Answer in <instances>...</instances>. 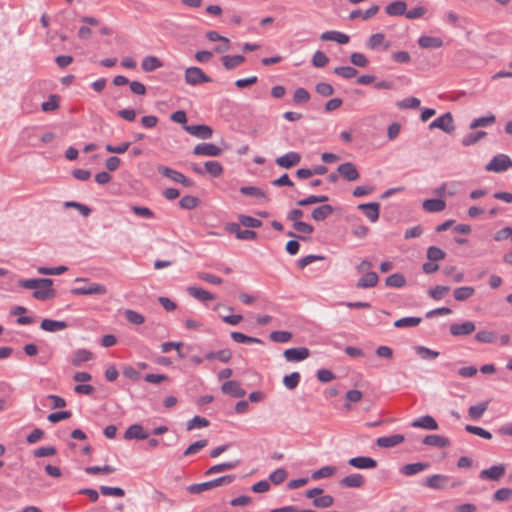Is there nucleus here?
Returning <instances> with one entry per match:
<instances>
[{"mask_svg": "<svg viewBox=\"0 0 512 512\" xmlns=\"http://www.w3.org/2000/svg\"><path fill=\"white\" fill-rule=\"evenodd\" d=\"M230 336L237 343H246V344H252V343L262 344L263 343L261 339L252 337V336H247L241 332H232L230 334Z\"/></svg>", "mask_w": 512, "mask_h": 512, "instance_id": "obj_41", "label": "nucleus"}, {"mask_svg": "<svg viewBox=\"0 0 512 512\" xmlns=\"http://www.w3.org/2000/svg\"><path fill=\"white\" fill-rule=\"evenodd\" d=\"M59 108V96L51 94L47 101L43 102L41 109L43 112H52Z\"/></svg>", "mask_w": 512, "mask_h": 512, "instance_id": "obj_44", "label": "nucleus"}, {"mask_svg": "<svg viewBox=\"0 0 512 512\" xmlns=\"http://www.w3.org/2000/svg\"><path fill=\"white\" fill-rule=\"evenodd\" d=\"M185 82L189 85L195 86L202 83L211 82V78L206 75L199 67H188L185 70Z\"/></svg>", "mask_w": 512, "mask_h": 512, "instance_id": "obj_3", "label": "nucleus"}, {"mask_svg": "<svg viewBox=\"0 0 512 512\" xmlns=\"http://www.w3.org/2000/svg\"><path fill=\"white\" fill-rule=\"evenodd\" d=\"M445 256H446V253L439 247L430 246L427 249V258L429 261H433V262L440 261V260H443L445 258Z\"/></svg>", "mask_w": 512, "mask_h": 512, "instance_id": "obj_50", "label": "nucleus"}, {"mask_svg": "<svg viewBox=\"0 0 512 512\" xmlns=\"http://www.w3.org/2000/svg\"><path fill=\"white\" fill-rule=\"evenodd\" d=\"M349 465L358 469H373L377 466L376 460L367 456H359L351 458L348 461Z\"/></svg>", "mask_w": 512, "mask_h": 512, "instance_id": "obj_17", "label": "nucleus"}, {"mask_svg": "<svg viewBox=\"0 0 512 512\" xmlns=\"http://www.w3.org/2000/svg\"><path fill=\"white\" fill-rule=\"evenodd\" d=\"M446 207V203L442 199H427L423 202V209L427 212H440Z\"/></svg>", "mask_w": 512, "mask_h": 512, "instance_id": "obj_33", "label": "nucleus"}, {"mask_svg": "<svg viewBox=\"0 0 512 512\" xmlns=\"http://www.w3.org/2000/svg\"><path fill=\"white\" fill-rule=\"evenodd\" d=\"M366 47L370 50H376L379 47L387 50L390 47V42L386 41L385 35L383 33H375L372 34L367 40Z\"/></svg>", "mask_w": 512, "mask_h": 512, "instance_id": "obj_12", "label": "nucleus"}, {"mask_svg": "<svg viewBox=\"0 0 512 512\" xmlns=\"http://www.w3.org/2000/svg\"><path fill=\"white\" fill-rule=\"evenodd\" d=\"M475 339L481 343H492L496 340V335L492 331L481 330L475 334Z\"/></svg>", "mask_w": 512, "mask_h": 512, "instance_id": "obj_58", "label": "nucleus"}, {"mask_svg": "<svg viewBox=\"0 0 512 512\" xmlns=\"http://www.w3.org/2000/svg\"><path fill=\"white\" fill-rule=\"evenodd\" d=\"M68 327V324L65 321H58L52 319H43L40 328L47 332H57L64 330Z\"/></svg>", "mask_w": 512, "mask_h": 512, "instance_id": "obj_22", "label": "nucleus"}, {"mask_svg": "<svg viewBox=\"0 0 512 512\" xmlns=\"http://www.w3.org/2000/svg\"><path fill=\"white\" fill-rule=\"evenodd\" d=\"M495 121H496L495 116L493 114H488L487 116L474 119L470 123L469 127H470V129H476L478 127H487V126L493 125L495 123Z\"/></svg>", "mask_w": 512, "mask_h": 512, "instance_id": "obj_38", "label": "nucleus"}, {"mask_svg": "<svg viewBox=\"0 0 512 512\" xmlns=\"http://www.w3.org/2000/svg\"><path fill=\"white\" fill-rule=\"evenodd\" d=\"M312 503L317 508H328L333 505L334 498L331 495H323L314 498Z\"/></svg>", "mask_w": 512, "mask_h": 512, "instance_id": "obj_59", "label": "nucleus"}, {"mask_svg": "<svg viewBox=\"0 0 512 512\" xmlns=\"http://www.w3.org/2000/svg\"><path fill=\"white\" fill-rule=\"evenodd\" d=\"M163 63L155 56H146L143 58L141 68L145 72H152L161 68Z\"/></svg>", "mask_w": 512, "mask_h": 512, "instance_id": "obj_32", "label": "nucleus"}, {"mask_svg": "<svg viewBox=\"0 0 512 512\" xmlns=\"http://www.w3.org/2000/svg\"><path fill=\"white\" fill-rule=\"evenodd\" d=\"M396 105L400 109H416L420 106V100L416 97H408L398 101Z\"/></svg>", "mask_w": 512, "mask_h": 512, "instance_id": "obj_56", "label": "nucleus"}, {"mask_svg": "<svg viewBox=\"0 0 512 512\" xmlns=\"http://www.w3.org/2000/svg\"><path fill=\"white\" fill-rule=\"evenodd\" d=\"M418 44L423 49L440 48L443 45V41L439 37L421 36L418 39Z\"/></svg>", "mask_w": 512, "mask_h": 512, "instance_id": "obj_28", "label": "nucleus"}, {"mask_svg": "<svg viewBox=\"0 0 512 512\" xmlns=\"http://www.w3.org/2000/svg\"><path fill=\"white\" fill-rule=\"evenodd\" d=\"M448 484V476L442 474H435L427 477L424 485L432 489H444Z\"/></svg>", "mask_w": 512, "mask_h": 512, "instance_id": "obj_18", "label": "nucleus"}, {"mask_svg": "<svg viewBox=\"0 0 512 512\" xmlns=\"http://www.w3.org/2000/svg\"><path fill=\"white\" fill-rule=\"evenodd\" d=\"M423 444L428 446L444 448L450 445L448 438L440 435H427L422 440Z\"/></svg>", "mask_w": 512, "mask_h": 512, "instance_id": "obj_26", "label": "nucleus"}, {"mask_svg": "<svg viewBox=\"0 0 512 512\" xmlns=\"http://www.w3.org/2000/svg\"><path fill=\"white\" fill-rule=\"evenodd\" d=\"M300 378L301 376L298 372H293L289 375L284 376L283 384L287 389L293 390L298 386Z\"/></svg>", "mask_w": 512, "mask_h": 512, "instance_id": "obj_47", "label": "nucleus"}, {"mask_svg": "<svg viewBox=\"0 0 512 512\" xmlns=\"http://www.w3.org/2000/svg\"><path fill=\"white\" fill-rule=\"evenodd\" d=\"M18 285L25 289H33V297L40 301L55 298L56 291L52 288L53 280L50 278L20 279Z\"/></svg>", "mask_w": 512, "mask_h": 512, "instance_id": "obj_1", "label": "nucleus"}, {"mask_svg": "<svg viewBox=\"0 0 512 512\" xmlns=\"http://www.w3.org/2000/svg\"><path fill=\"white\" fill-rule=\"evenodd\" d=\"M209 425V421L201 416H194L191 420L187 422V430L191 431L193 429H200L207 427Z\"/></svg>", "mask_w": 512, "mask_h": 512, "instance_id": "obj_48", "label": "nucleus"}, {"mask_svg": "<svg viewBox=\"0 0 512 512\" xmlns=\"http://www.w3.org/2000/svg\"><path fill=\"white\" fill-rule=\"evenodd\" d=\"M350 62L357 67L365 68L369 65L368 58L359 52H354L350 55Z\"/></svg>", "mask_w": 512, "mask_h": 512, "instance_id": "obj_55", "label": "nucleus"}, {"mask_svg": "<svg viewBox=\"0 0 512 512\" xmlns=\"http://www.w3.org/2000/svg\"><path fill=\"white\" fill-rule=\"evenodd\" d=\"M448 286L437 285L431 289H429L428 294L434 300H440L444 297V295L449 291Z\"/></svg>", "mask_w": 512, "mask_h": 512, "instance_id": "obj_63", "label": "nucleus"}, {"mask_svg": "<svg viewBox=\"0 0 512 512\" xmlns=\"http://www.w3.org/2000/svg\"><path fill=\"white\" fill-rule=\"evenodd\" d=\"M73 295H104L107 288L99 283H90L88 286L77 287L71 290Z\"/></svg>", "mask_w": 512, "mask_h": 512, "instance_id": "obj_6", "label": "nucleus"}, {"mask_svg": "<svg viewBox=\"0 0 512 512\" xmlns=\"http://www.w3.org/2000/svg\"><path fill=\"white\" fill-rule=\"evenodd\" d=\"M184 130L192 136L199 139H210L213 135V130L210 126L205 124L199 125H184Z\"/></svg>", "mask_w": 512, "mask_h": 512, "instance_id": "obj_5", "label": "nucleus"}, {"mask_svg": "<svg viewBox=\"0 0 512 512\" xmlns=\"http://www.w3.org/2000/svg\"><path fill=\"white\" fill-rule=\"evenodd\" d=\"M512 168V159L506 154H498L494 156L485 166V170L489 172L501 173Z\"/></svg>", "mask_w": 512, "mask_h": 512, "instance_id": "obj_2", "label": "nucleus"}, {"mask_svg": "<svg viewBox=\"0 0 512 512\" xmlns=\"http://www.w3.org/2000/svg\"><path fill=\"white\" fill-rule=\"evenodd\" d=\"M221 61L225 69L232 70L240 66L245 61V57L242 55H225L221 58Z\"/></svg>", "mask_w": 512, "mask_h": 512, "instance_id": "obj_30", "label": "nucleus"}, {"mask_svg": "<svg viewBox=\"0 0 512 512\" xmlns=\"http://www.w3.org/2000/svg\"><path fill=\"white\" fill-rule=\"evenodd\" d=\"M340 483L345 487L359 488L364 485L365 479L361 474L354 473L344 477Z\"/></svg>", "mask_w": 512, "mask_h": 512, "instance_id": "obj_24", "label": "nucleus"}, {"mask_svg": "<svg viewBox=\"0 0 512 512\" xmlns=\"http://www.w3.org/2000/svg\"><path fill=\"white\" fill-rule=\"evenodd\" d=\"M286 478L287 471L284 468H278L269 475V480L275 485L281 484Z\"/></svg>", "mask_w": 512, "mask_h": 512, "instance_id": "obj_61", "label": "nucleus"}, {"mask_svg": "<svg viewBox=\"0 0 512 512\" xmlns=\"http://www.w3.org/2000/svg\"><path fill=\"white\" fill-rule=\"evenodd\" d=\"M240 192L247 196L266 199V193L258 187H254V186L241 187Z\"/></svg>", "mask_w": 512, "mask_h": 512, "instance_id": "obj_53", "label": "nucleus"}, {"mask_svg": "<svg viewBox=\"0 0 512 512\" xmlns=\"http://www.w3.org/2000/svg\"><path fill=\"white\" fill-rule=\"evenodd\" d=\"M193 153L198 156L217 157L221 155L222 150L213 143H200L194 147Z\"/></svg>", "mask_w": 512, "mask_h": 512, "instance_id": "obj_8", "label": "nucleus"}, {"mask_svg": "<svg viewBox=\"0 0 512 512\" xmlns=\"http://www.w3.org/2000/svg\"><path fill=\"white\" fill-rule=\"evenodd\" d=\"M475 324L472 321H465L463 323H455L450 326V333L453 336L469 335L475 330Z\"/></svg>", "mask_w": 512, "mask_h": 512, "instance_id": "obj_13", "label": "nucleus"}, {"mask_svg": "<svg viewBox=\"0 0 512 512\" xmlns=\"http://www.w3.org/2000/svg\"><path fill=\"white\" fill-rule=\"evenodd\" d=\"M505 472L506 468L504 465H494L488 469L482 470L479 474V477L482 480L498 481L505 475Z\"/></svg>", "mask_w": 512, "mask_h": 512, "instance_id": "obj_9", "label": "nucleus"}, {"mask_svg": "<svg viewBox=\"0 0 512 512\" xmlns=\"http://www.w3.org/2000/svg\"><path fill=\"white\" fill-rule=\"evenodd\" d=\"M125 317L130 323L135 325L143 324L145 321V318L142 314L130 309L125 311Z\"/></svg>", "mask_w": 512, "mask_h": 512, "instance_id": "obj_64", "label": "nucleus"}, {"mask_svg": "<svg viewBox=\"0 0 512 512\" xmlns=\"http://www.w3.org/2000/svg\"><path fill=\"white\" fill-rule=\"evenodd\" d=\"M429 129H440L447 134H452L455 130L453 116L450 112H446L440 117L436 118L429 124Z\"/></svg>", "mask_w": 512, "mask_h": 512, "instance_id": "obj_4", "label": "nucleus"}, {"mask_svg": "<svg viewBox=\"0 0 512 512\" xmlns=\"http://www.w3.org/2000/svg\"><path fill=\"white\" fill-rule=\"evenodd\" d=\"M310 94L305 88H297L293 95L295 104H305L309 101Z\"/></svg>", "mask_w": 512, "mask_h": 512, "instance_id": "obj_57", "label": "nucleus"}, {"mask_svg": "<svg viewBox=\"0 0 512 512\" xmlns=\"http://www.w3.org/2000/svg\"><path fill=\"white\" fill-rule=\"evenodd\" d=\"M385 284L388 287L401 288V287L405 286L406 279H405L404 275H402L400 273H394L386 278Z\"/></svg>", "mask_w": 512, "mask_h": 512, "instance_id": "obj_39", "label": "nucleus"}, {"mask_svg": "<svg viewBox=\"0 0 512 512\" xmlns=\"http://www.w3.org/2000/svg\"><path fill=\"white\" fill-rule=\"evenodd\" d=\"M149 437V434L143 429L140 424L131 425L125 432L124 438L126 440L139 439L144 440Z\"/></svg>", "mask_w": 512, "mask_h": 512, "instance_id": "obj_20", "label": "nucleus"}, {"mask_svg": "<svg viewBox=\"0 0 512 512\" xmlns=\"http://www.w3.org/2000/svg\"><path fill=\"white\" fill-rule=\"evenodd\" d=\"M406 9H407L406 2H404L402 0H396L386 6L385 12L389 16H401V15H405Z\"/></svg>", "mask_w": 512, "mask_h": 512, "instance_id": "obj_23", "label": "nucleus"}, {"mask_svg": "<svg viewBox=\"0 0 512 512\" xmlns=\"http://www.w3.org/2000/svg\"><path fill=\"white\" fill-rule=\"evenodd\" d=\"M358 209L362 210L371 222H376L379 219L380 204L377 202L359 204Z\"/></svg>", "mask_w": 512, "mask_h": 512, "instance_id": "obj_16", "label": "nucleus"}, {"mask_svg": "<svg viewBox=\"0 0 512 512\" xmlns=\"http://www.w3.org/2000/svg\"><path fill=\"white\" fill-rule=\"evenodd\" d=\"M415 351L422 359H425V360L435 359L439 356L438 351H434L425 346H416Z\"/></svg>", "mask_w": 512, "mask_h": 512, "instance_id": "obj_54", "label": "nucleus"}, {"mask_svg": "<svg viewBox=\"0 0 512 512\" xmlns=\"http://www.w3.org/2000/svg\"><path fill=\"white\" fill-rule=\"evenodd\" d=\"M378 283V275L375 272L365 273L357 282L358 288H372Z\"/></svg>", "mask_w": 512, "mask_h": 512, "instance_id": "obj_27", "label": "nucleus"}, {"mask_svg": "<svg viewBox=\"0 0 512 512\" xmlns=\"http://www.w3.org/2000/svg\"><path fill=\"white\" fill-rule=\"evenodd\" d=\"M207 444H208V441L206 439L198 440V441L194 442L193 444L189 445L183 454H184V456H190V455L196 454L201 449L206 447Z\"/></svg>", "mask_w": 512, "mask_h": 512, "instance_id": "obj_60", "label": "nucleus"}, {"mask_svg": "<svg viewBox=\"0 0 512 512\" xmlns=\"http://www.w3.org/2000/svg\"><path fill=\"white\" fill-rule=\"evenodd\" d=\"M429 467L428 463L416 462L404 465L400 472L405 476H412L419 472L426 470Z\"/></svg>", "mask_w": 512, "mask_h": 512, "instance_id": "obj_25", "label": "nucleus"}, {"mask_svg": "<svg viewBox=\"0 0 512 512\" xmlns=\"http://www.w3.org/2000/svg\"><path fill=\"white\" fill-rule=\"evenodd\" d=\"M337 170L347 181H356L360 176L356 166L351 162L342 163Z\"/></svg>", "mask_w": 512, "mask_h": 512, "instance_id": "obj_11", "label": "nucleus"}, {"mask_svg": "<svg viewBox=\"0 0 512 512\" xmlns=\"http://www.w3.org/2000/svg\"><path fill=\"white\" fill-rule=\"evenodd\" d=\"M333 213V207L329 204H325L315 208L311 214L315 221H323Z\"/></svg>", "mask_w": 512, "mask_h": 512, "instance_id": "obj_34", "label": "nucleus"}, {"mask_svg": "<svg viewBox=\"0 0 512 512\" xmlns=\"http://www.w3.org/2000/svg\"><path fill=\"white\" fill-rule=\"evenodd\" d=\"M475 293L474 287L471 286H463L456 288L453 291V296L457 301H465L469 299Z\"/></svg>", "mask_w": 512, "mask_h": 512, "instance_id": "obj_36", "label": "nucleus"}, {"mask_svg": "<svg viewBox=\"0 0 512 512\" xmlns=\"http://www.w3.org/2000/svg\"><path fill=\"white\" fill-rule=\"evenodd\" d=\"M221 390L224 394H228L233 397H243L246 394V391L241 387L240 383L233 380L223 383Z\"/></svg>", "mask_w": 512, "mask_h": 512, "instance_id": "obj_14", "label": "nucleus"}, {"mask_svg": "<svg viewBox=\"0 0 512 512\" xmlns=\"http://www.w3.org/2000/svg\"><path fill=\"white\" fill-rule=\"evenodd\" d=\"M334 73L338 76L345 78V79H351L358 74V71L354 67H351V66H342V67H336L334 69Z\"/></svg>", "mask_w": 512, "mask_h": 512, "instance_id": "obj_52", "label": "nucleus"}, {"mask_svg": "<svg viewBox=\"0 0 512 512\" xmlns=\"http://www.w3.org/2000/svg\"><path fill=\"white\" fill-rule=\"evenodd\" d=\"M336 473V468L333 466H324L312 473L313 480L331 477Z\"/></svg>", "mask_w": 512, "mask_h": 512, "instance_id": "obj_45", "label": "nucleus"}, {"mask_svg": "<svg viewBox=\"0 0 512 512\" xmlns=\"http://www.w3.org/2000/svg\"><path fill=\"white\" fill-rule=\"evenodd\" d=\"M405 437L401 434H393L390 436L379 437L376 444L381 448H391L404 442Z\"/></svg>", "mask_w": 512, "mask_h": 512, "instance_id": "obj_15", "label": "nucleus"}, {"mask_svg": "<svg viewBox=\"0 0 512 512\" xmlns=\"http://www.w3.org/2000/svg\"><path fill=\"white\" fill-rule=\"evenodd\" d=\"M487 133L485 131H478L474 133H469L462 139V145L465 147L474 145L484 137H486Z\"/></svg>", "mask_w": 512, "mask_h": 512, "instance_id": "obj_42", "label": "nucleus"}, {"mask_svg": "<svg viewBox=\"0 0 512 512\" xmlns=\"http://www.w3.org/2000/svg\"><path fill=\"white\" fill-rule=\"evenodd\" d=\"M411 426L414 428H422V429H426V430H437L438 429V424H437L436 420L430 415H425V416H422V417L414 420L411 423Z\"/></svg>", "mask_w": 512, "mask_h": 512, "instance_id": "obj_21", "label": "nucleus"}, {"mask_svg": "<svg viewBox=\"0 0 512 512\" xmlns=\"http://www.w3.org/2000/svg\"><path fill=\"white\" fill-rule=\"evenodd\" d=\"M320 39L322 41H335L338 44L343 45V44H347L349 42L350 37L345 33L331 30V31L323 32L320 35Z\"/></svg>", "mask_w": 512, "mask_h": 512, "instance_id": "obj_19", "label": "nucleus"}, {"mask_svg": "<svg viewBox=\"0 0 512 512\" xmlns=\"http://www.w3.org/2000/svg\"><path fill=\"white\" fill-rule=\"evenodd\" d=\"M422 321L420 317H404L394 322L396 328L416 327Z\"/></svg>", "mask_w": 512, "mask_h": 512, "instance_id": "obj_40", "label": "nucleus"}, {"mask_svg": "<svg viewBox=\"0 0 512 512\" xmlns=\"http://www.w3.org/2000/svg\"><path fill=\"white\" fill-rule=\"evenodd\" d=\"M487 408L488 402H482L477 405H472L468 409V415L473 420H479L483 416Z\"/></svg>", "mask_w": 512, "mask_h": 512, "instance_id": "obj_37", "label": "nucleus"}, {"mask_svg": "<svg viewBox=\"0 0 512 512\" xmlns=\"http://www.w3.org/2000/svg\"><path fill=\"white\" fill-rule=\"evenodd\" d=\"M116 471L115 467L113 466H110V465H104L102 467L100 466H89V467H86L85 468V472L87 474H90V475H95V474H111V473H114Z\"/></svg>", "mask_w": 512, "mask_h": 512, "instance_id": "obj_49", "label": "nucleus"}, {"mask_svg": "<svg viewBox=\"0 0 512 512\" xmlns=\"http://www.w3.org/2000/svg\"><path fill=\"white\" fill-rule=\"evenodd\" d=\"M238 464H239L238 460L216 464V465H213L212 467H210L205 472V475L209 476V475L225 472V471L235 468L236 466H238Z\"/></svg>", "mask_w": 512, "mask_h": 512, "instance_id": "obj_31", "label": "nucleus"}, {"mask_svg": "<svg viewBox=\"0 0 512 512\" xmlns=\"http://www.w3.org/2000/svg\"><path fill=\"white\" fill-rule=\"evenodd\" d=\"M284 358L288 362H299L310 356V351L306 347L289 348L284 351Z\"/></svg>", "mask_w": 512, "mask_h": 512, "instance_id": "obj_7", "label": "nucleus"}, {"mask_svg": "<svg viewBox=\"0 0 512 512\" xmlns=\"http://www.w3.org/2000/svg\"><path fill=\"white\" fill-rule=\"evenodd\" d=\"M179 204L181 208L191 210L198 206L199 199L195 196L188 195L182 197Z\"/></svg>", "mask_w": 512, "mask_h": 512, "instance_id": "obj_62", "label": "nucleus"}, {"mask_svg": "<svg viewBox=\"0 0 512 512\" xmlns=\"http://www.w3.org/2000/svg\"><path fill=\"white\" fill-rule=\"evenodd\" d=\"M157 170H158V172H159L162 176H164V177H166V178H169V179H171L172 181H174V182H176V183H178V182H179L180 177H181V175H182V173H181V172H178V171H176V170H174V169H171V168H169V167H167V166H164V165H159V166L157 167Z\"/></svg>", "mask_w": 512, "mask_h": 512, "instance_id": "obj_43", "label": "nucleus"}, {"mask_svg": "<svg viewBox=\"0 0 512 512\" xmlns=\"http://www.w3.org/2000/svg\"><path fill=\"white\" fill-rule=\"evenodd\" d=\"M187 292L190 296L200 301H211L215 299L212 293L199 287H188Z\"/></svg>", "mask_w": 512, "mask_h": 512, "instance_id": "obj_29", "label": "nucleus"}, {"mask_svg": "<svg viewBox=\"0 0 512 512\" xmlns=\"http://www.w3.org/2000/svg\"><path fill=\"white\" fill-rule=\"evenodd\" d=\"M269 338L276 343H286L291 340L292 333L288 331H273L270 333Z\"/></svg>", "mask_w": 512, "mask_h": 512, "instance_id": "obj_51", "label": "nucleus"}, {"mask_svg": "<svg viewBox=\"0 0 512 512\" xmlns=\"http://www.w3.org/2000/svg\"><path fill=\"white\" fill-rule=\"evenodd\" d=\"M204 166L205 171L213 177H219L223 173V167L218 161H207Z\"/></svg>", "mask_w": 512, "mask_h": 512, "instance_id": "obj_46", "label": "nucleus"}, {"mask_svg": "<svg viewBox=\"0 0 512 512\" xmlns=\"http://www.w3.org/2000/svg\"><path fill=\"white\" fill-rule=\"evenodd\" d=\"M92 357H93V354L89 350L79 349V350L75 351L73 358L71 360V363L73 366L78 367L83 362H87V361L91 360Z\"/></svg>", "mask_w": 512, "mask_h": 512, "instance_id": "obj_35", "label": "nucleus"}, {"mask_svg": "<svg viewBox=\"0 0 512 512\" xmlns=\"http://www.w3.org/2000/svg\"><path fill=\"white\" fill-rule=\"evenodd\" d=\"M301 156L294 151L288 152L278 158H276L275 162L278 166L282 168H291L293 166H296L300 163Z\"/></svg>", "mask_w": 512, "mask_h": 512, "instance_id": "obj_10", "label": "nucleus"}]
</instances>
